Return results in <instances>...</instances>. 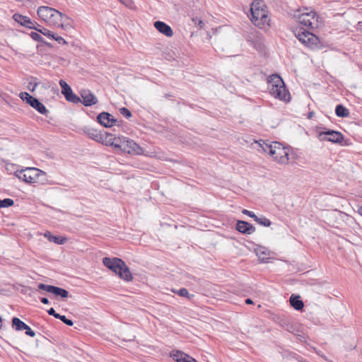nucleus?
<instances>
[{
    "instance_id": "obj_16",
    "label": "nucleus",
    "mask_w": 362,
    "mask_h": 362,
    "mask_svg": "<svg viewBox=\"0 0 362 362\" xmlns=\"http://www.w3.org/2000/svg\"><path fill=\"white\" fill-rule=\"evenodd\" d=\"M236 229L241 233L250 235L255 231V227L244 221H238Z\"/></svg>"
},
{
    "instance_id": "obj_28",
    "label": "nucleus",
    "mask_w": 362,
    "mask_h": 362,
    "mask_svg": "<svg viewBox=\"0 0 362 362\" xmlns=\"http://www.w3.org/2000/svg\"><path fill=\"white\" fill-rule=\"evenodd\" d=\"M257 223L264 226H269L271 225V221L269 219L267 218L266 217H258L257 216V218L255 220Z\"/></svg>"
},
{
    "instance_id": "obj_40",
    "label": "nucleus",
    "mask_w": 362,
    "mask_h": 362,
    "mask_svg": "<svg viewBox=\"0 0 362 362\" xmlns=\"http://www.w3.org/2000/svg\"><path fill=\"white\" fill-rule=\"evenodd\" d=\"M47 313L49 315L54 316L55 318L57 319V315H59V313H57L53 308H51L47 310Z\"/></svg>"
},
{
    "instance_id": "obj_26",
    "label": "nucleus",
    "mask_w": 362,
    "mask_h": 362,
    "mask_svg": "<svg viewBox=\"0 0 362 362\" xmlns=\"http://www.w3.org/2000/svg\"><path fill=\"white\" fill-rule=\"evenodd\" d=\"M337 116L339 117H346L349 115V111L342 105H338L335 109Z\"/></svg>"
},
{
    "instance_id": "obj_27",
    "label": "nucleus",
    "mask_w": 362,
    "mask_h": 362,
    "mask_svg": "<svg viewBox=\"0 0 362 362\" xmlns=\"http://www.w3.org/2000/svg\"><path fill=\"white\" fill-rule=\"evenodd\" d=\"M256 37H257V39L253 40L250 36H248V37L247 38V40L249 42H251L256 49L262 50V44L260 40V38L259 37V36L257 35H256Z\"/></svg>"
},
{
    "instance_id": "obj_34",
    "label": "nucleus",
    "mask_w": 362,
    "mask_h": 362,
    "mask_svg": "<svg viewBox=\"0 0 362 362\" xmlns=\"http://www.w3.org/2000/svg\"><path fill=\"white\" fill-rule=\"evenodd\" d=\"M119 112L126 118H129L132 117V112L126 107L120 108Z\"/></svg>"
},
{
    "instance_id": "obj_43",
    "label": "nucleus",
    "mask_w": 362,
    "mask_h": 362,
    "mask_svg": "<svg viewBox=\"0 0 362 362\" xmlns=\"http://www.w3.org/2000/svg\"><path fill=\"white\" fill-rule=\"evenodd\" d=\"M245 303H246V304H248V305H250V304H252V303H253V301H252V299H250V298H247V299L245 300Z\"/></svg>"
},
{
    "instance_id": "obj_17",
    "label": "nucleus",
    "mask_w": 362,
    "mask_h": 362,
    "mask_svg": "<svg viewBox=\"0 0 362 362\" xmlns=\"http://www.w3.org/2000/svg\"><path fill=\"white\" fill-rule=\"evenodd\" d=\"M13 19L19 23L21 25L28 28H35L36 22L32 21L31 19L27 16H22L21 14L16 13L13 16Z\"/></svg>"
},
{
    "instance_id": "obj_4",
    "label": "nucleus",
    "mask_w": 362,
    "mask_h": 362,
    "mask_svg": "<svg viewBox=\"0 0 362 362\" xmlns=\"http://www.w3.org/2000/svg\"><path fill=\"white\" fill-rule=\"evenodd\" d=\"M270 94L275 98L284 101H289L290 94L286 88L282 78L278 74H272L268 79Z\"/></svg>"
},
{
    "instance_id": "obj_25",
    "label": "nucleus",
    "mask_w": 362,
    "mask_h": 362,
    "mask_svg": "<svg viewBox=\"0 0 362 362\" xmlns=\"http://www.w3.org/2000/svg\"><path fill=\"white\" fill-rule=\"evenodd\" d=\"M115 140L118 141V138L117 139L113 138L112 134L105 133V134L104 135V137H103V142L105 141V145L113 146L115 148V145H119V142L115 143Z\"/></svg>"
},
{
    "instance_id": "obj_42",
    "label": "nucleus",
    "mask_w": 362,
    "mask_h": 362,
    "mask_svg": "<svg viewBox=\"0 0 362 362\" xmlns=\"http://www.w3.org/2000/svg\"><path fill=\"white\" fill-rule=\"evenodd\" d=\"M187 362H198L196 361L194 358L189 356V358H187Z\"/></svg>"
},
{
    "instance_id": "obj_46",
    "label": "nucleus",
    "mask_w": 362,
    "mask_h": 362,
    "mask_svg": "<svg viewBox=\"0 0 362 362\" xmlns=\"http://www.w3.org/2000/svg\"><path fill=\"white\" fill-rule=\"evenodd\" d=\"M358 213L362 216V206L358 208Z\"/></svg>"
},
{
    "instance_id": "obj_24",
    "label": "nucleus",
    "mask_w": 362,
    "mask_h": 362,
    "mask_svg": "<svg viewBox=\"0 0 362 362\" xmlns=\"http://www.w3.org/2000/svg\"><path fill=\"white\" fill-rule=\"evenodd\" d=\"M171 356L177 362H187V358H189V356L180 351H177L173 353Z\"/></svg>"
},
{
    "instance_id": "obj_5",
    "label": "nucleus",
    "mask_w": 362,
    "mask_h": 362,
    "mask_svg": "<svg viewBox=\"0 0 362 362\" xmlns=\"http://www.w3.org/2000/svg\"><path fill=\"white\" fill-rule=\"evenodd\" d=\"M295 36L306 47L311 49L320 48L319 37L305 28L300 27L294 31Z\"/></svg>"
},
{
    "instance_id": "obj_44",
    "label": "nucleus",
    "mask_w": 362,
    "mask_h": 362,
    "mask_svg": "<svg viewBox=\"0 0 362 362\" xmlns=\"http://www.w3.org/2000/svg\"><path fill=\"white\" fill-rule=\"evenodd\" d=\"M204 23L201 20H199L198 21V25L199 26L200 28H203Z\"/></svg>"
},
{
    "instance_id": "obj_12",
    "label": "nucleus",
    "mask_w": 362,
    "mask_h": 362,
    "mask_svg": "<svg viewBox=\"0 0 362 362\" xmlns=\"http://www.w3.org/2000/svg\"><path fill=\"white\" fill-rule=\"evenodd\" d=\"M61 88H62V93L64 95L65 98L71 103L77 104L81 102V98L75 95L71 87L67 84V83L61 79L59 82Z\"/></svg>"
},
{
    "instance_id": "obj_47",
    "label": "nucleus",
    "mask_w": 362,
    "mask_h": 362,
    "mask_svg": "<svg viewBox=\"0 0 362 362\" xmlns=\"http://www.w3.org/2000/svg\"><path fill=\"white\" fill-rule=\"evenodd\" d=\"M36 25H37V26L39 27V28L35 27V28H34V29H35V30H37H37H40V29L42 28V27H41L40 25H39L37 23Z\"/></svg>"
},
{
    "instance_id": "obj_23",
    "label": "nucleus",
    "mask_w": 362,
    "mask_h": 362,
    "mask_svg": "<svg viewBox=\"0 0 362 362\" xmlns=\"http://www.w3.org/2000/svg\"><path fill=\"white\" fill-rule=\"evenodd\" d=\"M27 327V325L21 321L19 318L14 317L12 319V327L16 331L24 330Z\"/></svg>"
},
{
    "instance_id": "obj_45",
    "label": "nucleus",
    "mask_w": 362,
    "mask_h": 362,
    "mask_svg": "<svg viewBox=\"0 0 362 362\" xmlns=\"http://www.w3.org/2000/svg\"><path fill=\"white\" fill-rule=\"evenodd\" d=\"M313 115H314L313 112H309V114L308 115V118L311 119L313 117Z\"/></svg>"
},
{
    "instance_id": "obj_2",
    "label": "nucleus",
    "mask_w": 362,
    "mask_h": 362,
    "mask_svg": "<svg viewBox=\"0 0 362 362\" xmlns=\"http://www.w3.org/2000/svg\"><path fill=\"white\" fill-rule=\"evenodd\" d=\"M103 263L106 267L114 272L124 281H131L132 280L133 276L129 268L122 259L117 257H104Z\"/></svg>"
},
{
    "instance_id": "obj_41",
    "label": "nucleus",
    "mask_w": 362,
    "mask_h": 362,
    "mask_svg": "<svg viewBox=\"0 0 362 362\" xmlns=\"http://www.w3.org/2000/svg\"><path fill=\"white\" fill-rule=\"evenodd\" d=\"M40 301L43 303V304H48L49 303L48 298L44 297V298H42L40 299Z\"/></svg>"
},
{
    "instance_id": "obj_48",
    "label": "nucleus",
    "mask_w": 362,
    "mask_h": 362,
    "mask_svg": "<svg viewBox=\"0 0 362 362\" xmlns=\"http://www.w3.org/2000/svg\"><path fill=\"white\" fill-rule=\"evenodd\" d=\"M193 21L197 23V19L193 18Z\"/></svg>"
},
{
    "instance_id": "obj_14",
    "label": "nucleus",
    "mask_w": 362,
    "mask_h": 362,
    "mask_svg": "<svg viewBox=\"0 0 362 362\" xmlns=\"http://www.w3.org/2000/svg\"><path fill=\"white\" fill-rule=\"evenodd\" d=\"M81 97V102L84 106H91L98 103L95 95L89 90L83 89L80 92Z\"/></svg>"
},
{
    "instance_id": "obj_19",
    "label": "nucleus",
    "mask_w": 362,
    "mask_h": 362,
    "mask_svg": "<svg viewBox=\"0 0 362 362\" xmlns=\"http://www.w3.org/2000/svg\"><path fill=\"white\" fill-rule=\"evenodd\" d=\"M154 27L162 34L167 37H172L173 35V31L172 28L163 21H156L154 23Z\"/></svg>"
},
{
    "instance_id": "obj_36",
    "label": "nucleus",
    "mask_w": 362,
    "mask_h": 362,
    "mask_svg": "<svg viewBox=\"0 0 362 362\" xmlns=\"http://www.w3.org/2000/svg\"><path fill=\"white\" fill-rule=\"evenodd\" d=\"M52 40H56L59 44L61 45H66L67 42L61 36L56 35L54 34V38H52Z\"/></svg>"
},
{
    "instance_id": "obj_20",
    "label": "nucleus",
    "mask_w": 362,
    "mask_h": 362,
    "mask_svg": "<svg viewBox=\"0 0 362 362\" xmlns=\"http://www.w3.org/2000/svg\"><path fill=\"white\" fill-rule=\"evenodd\" d=\"M83 132L93 140L98 142L103 141L104 135L98 133L97 130L89 127H85L83 129Z\"/></svg>"
},
{
    "instance_id": "obj_37",
    "label": "nucleus",
    "mask_w": 362,
    "mask_h": 362,
    "mask_svg": "<svg viewBox=\"0 0 362 362\" xmlns=\"http://www.w3.org/2000/svg\"><path fill=\"white\" fill-rule=\"evenodd\" d=\"M120 2L129 8H133L134 3L132 0H119Z\"/></svg>"
},
{
    "instance_id": "obj_13",
    "label": "nucleus",
    "mask_w": 362,
    "mask_h": 362,
    "mask_svg": "<svg viewBox=\"0 0 362 362\" xmlns=\"http://www.w3.org/2000/svg\"><path fill=\"white\" fill-rule=\"evenodd\" d=\"M38 288L40 290L45 291L48 293H52L56 297L66 298L69 296V292L66 290L55 286L40 284H38Z\"/></svg>"
},
{
    "instance_id": "obj_18",
    "label": "nucleus",
    "mask_w": 362,
    "mask_h": 362,
    "mask_svg": "<svg viewBox=\"0 0 362 362\" xmlns=\"http://www.w3.org/2000/svg\"><path fill=\"white\" fill-rule=\"evenodd\" d=\"M54 10V8H53L42 6L37 8V13L39 18L46 23L47 21L52 16Z\"/></svg>"
},
{
    "instance_id": "obj_21",
    "label": "nucleus",
    "mask_w": 362,
    "mask_h": 362,
    "mask_svg": "<svg viewBox=\"0 0 362 362\" xmlns=\"http://www.w3.org/2000/svg\"><path fill=\"white\" fill-rule=\"evenodd\" d=\"M44 236L50 242H54L58 245H64L66 242V238L62 236H54L49 231H46Z\"/></svg>"
},
{
    "instance_id": "obj_31",
    "label": "nucleus",
    "mask_w": 362,
    "mask_h": 362,
    "mask_svg": "<svg viewBox=\"0 0 362 362\" xmlns=\"http://www.w3.org/2000/svg\"><path fill=\"white\" fill-rule=\"evenodd\" d=\"M30 37L33 40H34L36 42H44L42 37L38 33L32 32L30 34Z\"/></svg>"
},
{
    "instance_id": "obj_15",
    "label": "nucleus",
    "mask_w": 362,
    "mask_h": 362,
    "mask_svg": "<svg viewBox=\"0 0 362 362\" xmlns=\"http://www.w3.org/2000/svg\"><path fill=\"white\" fill-rule=\"evenodd\" d=\"M98 122L105 127H111L116 124L117 119L108 112H103L97 117Z\"/></svg>"
},
{
    "instance_id": "obj_35",
    "label": "nucleus",
    "mask_w": 362,
    "mask_h": 362,
    "mask_svg": "<svg viewBox=\"0 0 362 362\" xmlns=\"http://www.w3.org/2000/svg\"><path fill=\"white\" fill-rule=\"evenodd\" d=\"M38 85V83L36 82V81H30L29 82L28 85V88L30 91L31 92H34L36 87Z\"/></svg>"
},
{
    "instance_id": "obj_11",
    "label": "nucleus",
    "mask_w": 362,
    "mask_h": 362,
    "mask_svg": "<svg viewBox=\"0 0 362 362\" xmlns=\"http://www.w3.org/2000/svg\"><path fill=\"white\" fill-rule=\"evenodd\" d=\"M19 97L40 114L47 115L48 112L46 107L41 102H40L37 98L30 95L27 92L21 93Z\"/></svg>"
},
{
    "instance_id": "obj_7",
    "label": "nucleus",
    "mask_w": 362,
    "mask_h": 362,
    "mask_svg": "<svg viewBox=\"0 0 362 362\" xmlns=\"http://www.w3.org/2000/svg\"><path fill=\"white\" fill-rule=\"evenodd\" d=\"M119 145H115V149L121 150L128 154L143 155V148L134 141L125 136L118 137Z\"/></svg>"
},
{
    "instance_id": "obj_3",
    "label": "nucleus",
    "mask_w": 362,
    "mask_h": 362,
    "mask_svg": "<svg viewBox=\"0 0 362 362\" xmlns=\"http://www.w3.org/2000/svg\"><path fill=\"white\" fill-rule=\"evenodd\" d=\"M262 151L268 153L275 160L281 164H286L288 161V151L279 142L274 141L270 144L262 141L259 144Z\"/></svg>"
},
{
    "instance_id": "obj_22",
    "label": "nucleus",
    "mask_w": 362,
    "mask_h": 362,
    "mask_svg": "<svg viewBox=\"0 0 362 362\" xmlns=\"http://www.w3.org/2000/svg\"><path fill=\"white\" fill-rule=\"evenodd\" d=\"M291 305L296 310H301L304 307L303 302L299 296L291 295L290 297Z\"/></svg>"
},
{
    "instance_id": "obj_30",
    "label": "nucleus",
    "mask_w": 362,
    "mask_h": 362,
    "mask_svg": "<svg viewBox=\"0 0 362 362\" xmlns=\"http://www.w3.org/2000/svg\"><path fill=\"white\" fill-rule=\"evenodd\" d=\"M37 32H39L45 36H47L51 40H52V38H54V33L47 28H42L40 30H37Z\"/></svg>"
},
{
    "instance_id": "obj_6",
    "label": "nucleus",
    "mask_w": 362,
    "mask_h": 362,
    "mask_svg": "<svg viewBox=\"0 0 362 362\" xmlns=\"http://www.w3.org/2000/svg\"><path fill=\"white\" fill-rule=\"evenodd\" d=\"M15 175L21 180L30 184L36 183L41 176H45V173L36 168H25L16 170Z\"/></svg>"
},
{
    "instance_id": "obj_1",
    "label": "nucleus",
    "mask_w": 362,
    "mask_h": 362,
    "mask_svg": "<svg viewBox=\"0 0 362 362\" xmlns=\"http://www.w3.org/2000/svg\"><path fill=\"white\" fill-rule=\"evenodd\" d=\"M251 18L252 23L259 28H265L270 25L267 6L262 0H255L251 4Z\"/></svg>"
},
{
    "instance_id": "obj_32",
    "label": "nucleus",
    "mask_w": 362,
    "mask_h": 362,
    "mask_svg": "<svg viewBox=\"0 0 362 362\" xmlns=\"http://www.w3.org/2000/svg\"><path fill=\"white\" fill-rule=\"evenodd\" d=\"M57 319L62 320L64 324L68 326H72L74 325L73 321L71 320L67 319L65 315H57Z\"/></svg>"
},
{
    "instance_id": "obj_38",
    "label": "nucleus",
    "mask_w": 362,
    "mask_h": 362,
    "mask_svg": "<svg viewBox=\"0 0 362 362\" xmlns=\"http://www.w3.org/2000/svg\"><path fill=\"white\" fill-rule=\"evenodd\" d=\"M242 213L243 214L249 216L250 217L252 218L254 220H255V218H257V216L252 211H250L249 210L243 209L242 211Z\"/></svg>"
},
{
    "instance_id": "obj_39",
    "label": "nucleus",
    "mask_w": 362,
    "mask_h": 362,
    "mask_svg": "<svg viewBox=\"0 0 362 362\" xmlns=\"http://www.w3.org/2000/svg\"><path fill=\"white\" fill-rule=\"evenodd\" d=\"M24 330H25V334L28 336H30L32 337H34L35 336V332L33 331L28 325H27L26 328Z\"/></svg>"
},
{
    "instance_id": "obj_29",
    "label": "nucleus",
    "mask_w": 362,
    "mask_h": 362,
    "mask_svg": "<svg viewBox=\"0 0 362 362\" xmlns=\"http://www.w3.org/2000/svg\"><path fill=\"white\" fill-rule=\"evenodd\" d=\"M0 208L9 207L13 205L14 202L13 199L6 198L3 200L0 199Z\"/></svg>"
},
{
    "instance_id": "obj_9",
    "label": "nucleus",
    "mask_w": 362,
    "mask_h": 362,
    "mask_svg": "<svg viewBox=\"0 0 362 362\" xmlns=\"http://www.w3.org/2000/svg\"><path fill=\"white\" fill-rule=\"evenodd\" d=\"M47 24L67 30L72 28V20L66 15L54 8L52 16L47 21Z\"/></svg>"
},
{
    "instance_id": "obj_8",
    "label": "nucleus",
    "mask_w": 362,
    "mask_h": 362,
    "mask_svg": "<svg viewBox=\"0 0 362 362\" xmlns=\"http://www.w3.org/2000/svg\"><path fill=\"white\" fill-rule=\"evenodd\" d=\"M317 138L320 141H329L334 144H341L344 139V135L337 131L328 129L325 127H317L316 129Z\"/></svg>"
},
{
    "instance_id": "obj_33",
    "label": "nucleus",
    "mask_w": 362,
    "mask_h": 362,
    "mask_svg": "<svg viewBox=\"0 0 362 362\" xmlns=\"http://www.w3.org/2000/svg\"><path fill=\"white\" fill-rule=\"evenodd\" d=\"M180 296L186 297L190 298L192 295H189L188 291L186 288H181L176 292Z\"/></svg>"
},
{
    "instance_id": "obj_10",
    "label": "nucleus",
    "mask_w": 362,
    "mask_h": 362,
    "mask_svg": "<svg viewBox=\"0 0 362 362\" xmlns=\"http://www.w3.org/2000/svg\"><path fill=\"white\" fill-rule=\"evenodd\" d=\"M300 24L313 30L318 26V17L315 11L302 13L298 16Z\"/></svg>"
}]
</instances>
